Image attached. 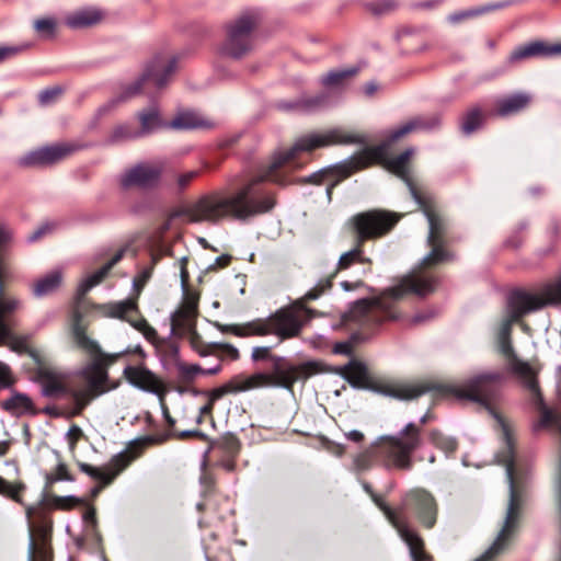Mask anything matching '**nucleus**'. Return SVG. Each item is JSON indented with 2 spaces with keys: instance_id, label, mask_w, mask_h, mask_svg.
Returning <instances> with one entry per match:
<instances>
[{
  "instance_id": "obj_1",
  "label": "nucleus",
  "mask_w": 561,
  "mask_h": 561,
  "mask_svg": "<svg viewBox=\"0 0 561 561\" xmlns=\"http://www.w3.org/2000/svg\"><path fill=\"white\" fill-rule=\"evenodd\" d=\"M360 136L350 134L343 128H332L310 133L299 137L287 150L275 153L264 175L255 176L231 191L214 190L202 194L196 199L174 209L170 219L183 218L187 224L218 225L226 219L247 220L270 211L275 201L271 193L260 186L264 180L283 184L274 172L302 152L333 145L363 142Z\"/></svg>"
},
{
  "instance_id": "obj_2",
  "label": "nucleus",
  "mask_w": 561,
  "mask_h": 561,
  "mask_svg": "<svg viewBox=\"0 0 561 561\" xmlns=\"http://www.w3.org/2000/svg\"><path fill=\"white\" fill-rule=\"evenodd\" d=\"M71 335L76 345L91 357L90 363L73 378H68L64 373L50 367H39L36 371V382L41 386L43 397L68 400L71 415H79L95 398L118 386L117 382L110 383L107 366L115 362L119 354H104L101 351L96 341L87 335L79 312L73 316Z\"/></svg>"
},
{
  "instance_id": "obj_3",
  "label": "nucleus",
  "mask_w": 561,
  "mask_h": 561,
  "mask_svg": "<svg viewBox=\"0 0 561 561\" xmlns=\"http://www.w3.org/2000/svg\"><path fill=\"white\" fill-rule=\"evenodd\" d=\"M391 142L392 141H390L389 138L387 142L375 147H367L358 153L340 162L334 168V170H324L313 173L309 176L308 180L313 183H324L327 185L325 193L330 199L332 190L339 181L332 179L333 173H335L339 178L344 179L351 175L353 172L367 168L373 163H382V165L388 171L394 173L404 182H407L413 198L420 204L425 217L427 218L430 228L427 243L432 247V251L423 257L421 265L423 267L437 265L449 260L450 257L449 253L444 249L447 224L440 216L435 214L434 210H432L422 202L421 197L417 195L415 188L410 182L408 163L414 150L409 148L398 157L389 159L388 149Z\"/></svg>"
},
{
  "instance_id": "obj_4",
  "label": "nucleus",
  "mask_w": 561,
  "mask_h": 561,
  "mask_svg": "<svg viewBox=\"0 0 561 561\" xmlns=\"http://www.w3.org/2000/svg\"><path fill=\"white\" fill-rule=\"evenodd\" d=\"M435 278L422 271H414L398 283L385 289L378 297L356 301L351 309V317L363 323H380L383 320H394L398 313L396 304L408 294L425 296L434 291Z\"/></svg>"
},
{
  "instance_id": "obj_5",
  "label": "nucleus",
  "mask_w": 561,
  "mask_h": 561,
  "mask_svg": "<svg viewBox=\"0 0 561 561\" xmlns=\"http://www.w3.org/2000/svg\"><path fill=\"white\" fill-rule=\"evenodd\" d=\"M280 358L276 359L275 374L255 373L250 376L237 375L222 386L213 389L208 394V400L215 403L226 394H238L260 388H284L291 390L295 382L306 381L314 373L313 364H306L300 367H283Z\"/></svg>"
},
{
  "instance_id": "obj_6",
  "label": "nucleus",
  "mask_w": 561,
  "mask_h": 561,
  "mask_svg": "<svg viewBox=\"0 0 561 561\" xmlns=\"http://www.w3.org/2000/svg\"><path fill=\"white\" fill-rule=\"evenodd\" d=\"M176 58L174 56H159L156 57L146 68L144 73L135 82L128 84L123 92L101 105L95 116L101 118L111 114L121 103L127 101L139 94L142 91H148L152 88L162 89L168 83L175 71Z\"/></svg>"
},
{
  "instance_id": "obj_7",
  "label": "nucleus",
  "mask_w": 561,
  "mask_h": 561,
  "mask_svg": "<svg viewBox=\"0 0 561 561\" xmlns=\"http://www.w3.org/2000/svg\"><path fill=\"white\" fill-rule=\"evenodd\" d=\"M421 444V428L410 422L397 435L380 436L374 445L388 461V466L410 470L412 468L411 456Z\"/></svg>"
},
{
  "instance_id": "obj_8",
  "label": "nucleus",
  "mask_w": 561,
  "mask_h": 561,
  "mask_svg": "<svg viewBox=\"0 0 561 561\" xmlns=\"http://www.w3.org/2000/svg\"><path fill=\"white\" fill-rule=\"evenodd\" d=\"M504 381V375L497 370H485L460 381L439 385L436 389L443 396H453L460 400L486 403L494 399Z\"/></svg>"
},
{
  "instance_id": "obj_9",
  "label": "nucleus",
  "mask_w": 561,
  "mask_h": 561,
  "mask_svg": "<svg viewBox=\"0 0 561 561\" xmlns=\"http://www.w3.org/2000/svg\"><path fill=\"white\" fill-rule=\"evenodd\" d=\"M257 22L255 11L247 10L229 21L226 26V39L219 47L221 56L240 59L252 48L251 36Z\"/></svg>"
},
{
  "instance_id": "obj_10",
  "label": "nucleus",
  "mask_w": 561,
  "mask_h": 561,
  "mask_svg": "<svg viewBox=\"0 0 561 561\" xmlns=\"http://www.w3.org/2000/svg\"><path fill=\"white\" fill-rule=\"evenodd\" d=\"M198 312L197 298L186 295L180 307L171 314V333L176 336H185L199 356H208L209 351L202 348L204 343L196 331V319Z\"/></svg>"
},
{
  "instance_id": "obj_11",
  "label": "nucleus",
  "mask_w": 561,
  "mask_h": 561,
  "mask_svg": "<svg viewBox=\"0 0 561 561\" xmlns=\"http://www.w3.org/2000/svg\"><path fill=\"white\" fill-rule=\"evenodd\" d=\"M313 314L311 309L297 302L289 307L282 308L271 314V321L274 335L280 340H287L297 336L308 319Z\"/></svg>"
},
{
  "instance_id": "obj_12",
  "label": "nucleus",
  "mask_w": 561,
  "mask_h": 561,
  "mask_svg": "<svg viewBox=\"0 0 561 561\" xmlns=\"http://www.w3.org/2000/svg\"><path fill=\"white\" fill-rule=\"evenodd\" d=\"M400 219V215L387 210H369L354 217L360 240L378 238L387 233Z\"/></svg>"
},
{
  "instance_id": "obj_13",
  "label": "nucleus",
  "mask_w": 561,
  "mask_h": 561,
  "mask_svg": "<svg viewBox=\"0 0 561 561\" xmlns=\"http://www.w3.org/2000/svg\"><path fill=\"white\" fill-rule=\"evenodd\" d=\"M78 147L72 144H58L30 151L20 158L24 167H45L57 163L73 153Z\"/></svg>"
},
{
  "instance_id": "obj_14",
  "label": "nucleus",
  "mask_w": 561,
  "mask_h": 561,
  "mask_svg": "<svg viewBox=\"0 0 561 561\" xmlns=\"http://www.w3.org/2000/svg\"><path fill=\"white\" fill-rule=\"evenodd\" d=\"M126 380L142 391L162 396L165 391L162 380L145 366L128 365L124 368Z\"/></svg>"
},
{
  "instance_id": "obj_15",
  "label": "nucleus",
  "mask_w": 561,
  "mask_h": 561,
  "mask_svg": "<svg viewBox=\"0 0 561 561\" xmlns=\"http://www.w3.org/2000/svg\"><path fill=\"white\" fill-rule=\"evenodd\" d=\"M133 459V456L125 451L115 455L111 459L107 470L93 467L84 462L79 463V468L85 474L98 481H101L103 485H106L110 484L115 479V477L118 476L127 466H129Z\"/></svg>"
},
{
  "instance_id": "obj_16",
  "label": "nucleus",
  "mask_w": 561,
  "mask_h": 561,
  "mask_svg": "<svg viewBox=\"0 0 561 561\" xmlns=\"http://www.w3.org/2000/svg\"><path fill=\"white\" fill-rule=\"evenodd\" d=\"M161 169L149 163H140L128 169L121 176V184L128 188L133 186L148 187L156 184L160 178Z\"/></svg>"
},
{
  "instance_id": "obj_17",
  "label": "nucleus",
  "mask_w": 561,
  "mask_h": 561,
  "mask_svg": "<svg viewBox=\"0 0 561 561\" xmlns=\"http://www.w3.org/2000/svg\"><path fill=\"white\" fill-rule=\"evenodd\" d=\"M432 388L421 382L393 381L379 385L376 391L382 396L397 400H413Z\"/></svg>"
},
{
  "instance_id": "obj_18",
  "label": "nucleus",
  "mask_w": 561,
  "mask_h": 561,
  "mask_svg": "<svg viewBox=\"0 0 561 561\" xmlns=\"http://www.w3.org/2000/svg\"><path fill=\"white\" fill-rule=\"evenodd\" d=\"M408 496L412 501L422 524L427 528L433 527L437 513L433 495L425 490H414Z\"/></svg>"
},
{
  "instance_id": "obj_19",
  "label": "nucleus",
  "mask_w": 561,
  "mask_h": 561,
  "mask_svg": "<svg viewBox=\"0 0 561 561\" xmlns=\"http://www.w3.org/2000/svg\"><path fill=\"white\" fill-rule=\"evenodd\" d=\"M104 13L94 7L81 8L65 16V24L72 30H81L99 24Z\"/></svg>"
},
{
  "instance_id": "obj_20",
  "label": "nucleus",
  "mask_w": 561,
  "mask_h": 561,
  "mask_svg": "<svg viewBox=\"0 0 561 561\" xmlns=\"http://www.w3.org/2000/svg\"><path fill=\"white\" fill-rule=\"evenodd\" d=\"M442 118L438 114L415 117L393 129L390 134V141H396L413 130H434L440 126Z\"/></svg>"
},
{
  "instance_id": "obj_21",
  "label": "nucleus",
  "mask_w": 561,
  "mask_h": 561,
  "mask_svg": "<svg viewBox=\"0 0 561 561\" xmlns=\"http://www.w3.org/2000/svg\"><path fill=\"white\" fill-rule=\"evenodd\" d=\"M103 308L105 310L106 316L128 321L130 325L138 330L140 333H142L145 328L149 325L147 320L144 318L138 320H133L128 318L129 313L137 311V305L133 299H125L122 301L108 304L105 305Z\"/></svg>"
},
{
  "instance_id": "obj_22",
  "label": "nucleus",
  "mask_w": 561,
  "mask_h": 561,
  "mask_svg": "<svg viewBox=\"0 0 561 561\" xmlns=\"http://www.w3.org/2000/svg\"><path fill=\"white\" fill-rule=\"evenodd\" d=\"M103 308L105 310L106 316L128 321L130 325L138 330L140 333H142L145 328L149 325L147 320L144 318L138 320H133L128 318L129 313L137 311V305L133 299H125L122 301L108 304L105 305Z\"/></svg>"
},
{
  "instance_id": "obj_23",
  "label": "nucleus",
  "mask_w": 561,
  "mask_h": 561,
  "mask_svg": "<svg viewBox=\"0 0 561 561\" xmlns=\"http://www.w3.org/2000/svg\"><path fill=\"white\" fill-rule=\"evenodd\" d=\"M329 104L325 94L314 96H302L294 102L282 101L277 103L279 110L286 112L310 113L318 111Z\"/></svg>"
},
{
  "instance_id": "obj_24",
  "label": "nucleus",
  "mask_w": 561,
  "mask_h": 561,
  "mask_svg": "<svg viewBox=\"0 0 561 561\" xmlns=\"http://www.w3.org/2000/svg\"><path fill=\"white\" fill-rule=\"evenodd\" d=\"M1 408L13 416L38 413L33 400L23 392L13 391L10 398L1 402Z\"/></svg>"
},
{
  "instance_id": "obj_25",
  "label": "nucleus",
  "mask_w": 561,
  "mask_h": 561,
  "mask_svg": "<svg viewBox=\"0 0 561 561\" xmlns=\"http://www.w3.org/2000/svg\"><path fill=\"white\" fill-rule=\"evenodd\" d=\"M140 127L137 129L140 138L151 135L163 126H168L161 118L159 107L151 104L137 113Z\"/></svg>"
},
{
  "instance_id": "obj_26",
  "label": "nucleus",
  "mask_w": 561,
  "mask_h": 561,
  "mask_svg": "<svg viewBox=\"0 0 561 561\" xmlns=\"http://www.w3.org/2000/svg\"><path fill=\"white\" fill-rule=\"evenodd\" d=\"M554 55H561V44L547 46L541 42H534L515 49L510 56V61L514 62L534 56Z\"/></svg>"
},
{
  "instance_id": "obj_27",
  "label": "nucleus",
  "mask_w": 561,
  "mask_h": 561,
  "mask_svg": "<svg viewBox=\"0 0 561 561\" xmlns=\"http://www.w3.org/2000/svg\"><path fill=\"white\" fill-rule=\"evenodd\" d=\"M530 102V96L526 93H516L500 99L496 102V114L500 116H510L525 108Z\"/></svg>"
},
{
  "instance_id": "obj_28",
  "label": "nucleus",
  "mask_w": 561,
  "mask_h": 561,
  "mask_svg": "<svg viewBox=\"0 0 561 561\" xmlns=\"http://www.w3.org/2000/svg\"><path fill=\"white\" fill-rule=\"evenodd\" d=\"M123 252L116 253L110 262L103 265L101 268L95 271L94 273L85 276L78 286V295L83 296L90 289L99 285L103 278L108 274L111 268L122 259Z\"/></svg>"
},
{
  "instance_id": "obj_29",
  "label": "nucleus",
  "mask_w": 561,
  "mask_h": 561,
  "mask_svg": "<svg viewBox=\"0 0 561 561\" xmlns=\"http://www.w3.org/2000/svg\"><path fill=\"white\" fill-rule=\"evenodd\" d=\"M123 252L116 253L110 262L103 265L101 268L95 271L94 273L85 276L78 286V295L83 296L90 289L99 285L103 278L108 274L111 268L122 259Z\"/></svg>"
},
{
  "instance_id": "obj_30",
  "label": "nucleus",
  "mask_w": 561,
  "mask_h": 561,
  "mask_svg": "<svg viewBox=\"0 0 561 561\" xmlns=\"http://www.w3.org/2000/svg\"><path fill=\"white\" fill-rule=\"evenodd\" d=\"M211 126V123L194 112L179 113L170 123H168V127L172 129L209 128Z\"/></svg>"
},
{
  "instance_id": "obj_31",
  "label": "nucleus",
  "mask_w": 561,
  "mask_h": 561,
  "mask_svg": "<svg viewBox=\"0 0 561 561\" xmlns=\"http://www.w3.org/2000/svg\"><path fill=\"white\" fill-rule=\"evenodd\" d=\"M251 358H252L253 362L272 359L273 360V373H271L270 375H274L275 374V364H276V359L279 358V356L271 355V347L270 346H255V347H253L252 348ZM279 364L283 367H286V366H289V367H300V366H304L306 364H313L314 373H312L308 378H310V377H312V376H314V375H317V374H319L321 371L320 363L314 362V360H309V362H305V363H301V364H298V365H293V364L287 363L283 357H280Z\"/></svg>"
},
{
  "instance_id": "obj_32",
  "label": "nucleus",
  "mask_w": 561,
  "mask_h": 561,
  "mask_svg": "<svg viewBox=\"0 0 561 561\" xmlns=\"http://www.w3.org/2000/svg\"><path fill=\"white\" fill-rule=\"evenodd\" d=\"M341 375L355 388H364L368 379L366 366L357 360H351L344 365L341 368Z\"/></svg>"
},
{
  "instance_id": "obj_33",
  "label": "nucleus",
  "mask_w": 561,
  "mask_h": 561,
  "mask_svg": "<svg viewBox=\"0 0 561 561\" xmlns=\"http://www.w3.org/2000/svg\"><path fill=\"white\" fill-rule=\"evenodd\" d=\"M62 282V273L60 270H54L39 278L33 285V294L36 297H43L55 291Z\"/></svg>"
},
{
  "instance_id": "obj_34",
  "label": "nucleus",
  "mask_w": 561,
  "mask_h": 561,
  "mask_svg": "<svg viewBox=\"0 0 561 561\" xmlns=\"http://www.w3.org/2000/svg\"><path fill=\"white\" fill-rule=\"evenodd\" d=\"M401 538L408 545L413 561H427L428 558L423 551V541L413 529H401Z\"/></svg>"
},
{
  "instance_id": "obj_35",
  "label": "nucleus",
  "mask_w": 561,
  "mask_h": 561,
  "mask_svg": "<svg viewBox=\"0 0 561 561\" xmlns=\"http://www.w3.org/2000/svg\"><path fill=\"white\" fill-rule=\"evenodd\" d=\"M356 73V67L335 69L325 75L321 82L328 89H337L346 84L347 80Z\"/></svg>"
},
{
  "instance_id": "obj_36",
  "label": "nucleus",
  "mask_w": 561,
  "mask_h": 561,
  "mask_svg": "<svg viewBox=\"0 0 561 561\" xmlns=\"http://www.w3.org/2000/svg\"><path fill=\"white\" fill-rule=\"evenodd\" d=\"M170 353L174 357V364L178 369L179 376L185 380L191 381L197 375L204 373V369L198 364H186L179 358V348L175 345L170 346Z\"/></svg>"
},
{
  "instance_id": "obj_37",
  "label": "nucleus",
  "mask_w": 561,
  "mask_h": 561,
  "mask_svg": "<svg viewBox=\"0 0 561 561\" xmlns=\"http://www.w3.org/2000/svg\"><path fill=\"white\" fill-rule=\"evenodd\" d=\"M364 489L367 493L371 495V499L375 502V504L385 513L388 520L396 527L399 535L401 536V529L409 527L400 520L397 514L389 506H387L378 495L373 493V490L369 484L364 483Z\"/></svg>"
},
{
  "instance_id": "obj_38",
  "label": "nucleus",
  "mask_w": 561,
  "mask_h": 561,
  "mask_svg": "<svg viewBox=\"0 0 561 561\" xmlns=\"http://www.w3.org/2000/svg\"><path fill=\"white\" fill-rule=\"evenodd\" d=\"M138 138H140V136L137 129L133 128L128 124H122L113 128L107 138V141L110 144H118Z\"/></svg>"
},
{
  "instance_id": "obj_39",
  "label": "nucleus",
  "mask_w": 561,
  "mask_h": 561,
  "mask_svg": "<svg viewBox=\"0 0 561 561\" xmlns=\"http://www.w3.org/2000/svg\"><path fill=\"white\" fill-rule=\"evenodd\" d=\"M242 329L245 330V336H249V335H259V336L274 335L271 316L265 319L250 322L247 325L242 327Z\"/></svg>"
},
{
  "instance_id": "obj_40",
  "label": "nucleus",
  "mask_w": 561,
  "mask_h": 561,
  "mask_svg": "<svg viewBox=\"0 0 561 561\" xmlns=\"http://www.w3.org/2000/svg\"><path fill=\"white\" fill-rule=\"evenodd\" d=\"M368 262L369 260L364 256L362 249L357 245L340 256L337 268L346 270L356 263L365 264Z\"/></svg>"
},
{
  "instance_id": "obj_41",
  "label": "nucleus",
  "mask_w": 561,
  "mask_h": 561,
  "mask_svg": "<svg viewBox=\"0 0 561 561\" xmlns=\"http://www.w3.org/2000/svg\"><path fill=\"white\" fill-rule=\"evenodd\" d=\"M202 348H205L209 351L208 355L215 354L216 351H221L224 355L229 357L232 360H237L239 358V351L237 347H234L231 344L228 343H219V342H213V343H203Z\"/></svg>"
},
{
  "instance_id": "obj_42",
  "label": "nucleus",
  "mask_w": 561,
  "mask_h": 561,
  "mask_svg": "<svg viewBox=\"0 0 561 561\" xmlns=\"http://www.w3.org/2000/svg\"><path fill=\"white\" fill-rule=\"evenodd\" d=\"M430 439L437 448L442 449L446 454L455 451L457 447V443L453 437L445 436L437 431L431 432Z\"/></svg>"
},
{
  "instance_id": "obj_43",
  "label": "nucleus",
  "mask_w": 561,
  "mask_h": 561,
  "mask_svg": "<svg viewBox=\"0 0 561 561\" xmlns=\"http://www.w3.org/2000/svg\"><path fill=\"white\" fill-rule=\"evenodd\" d=\"M482 124V115L479 110L474 108L468 112L465 116L461 130L465 135H470L476 131Z\"/></svg>"
},
{
  "instance_id": "obj_44",
  "label": "nucleus",
  "mask_w": 561,
  "mask_h": 561,
  "mask_svg": "<svg viewBox=\"0 0 561 561\" xmlns=\"http://www.w3.org/2000/svg\"><path fill=\"white\" fill-rule=\"evenodd\" d=\"M56 20L54 18H43L34 22L35 31L45 38H51L56 32Z\"/></svg>"
},
{
  "instance_id": "obj_45",
  "label": "nucleus",
  "mask_w": 561,
  "mask_h": 561,
  "mask_svg": "<svg viewBox=\"0 0 561 561\" xmlns=\"http://www.w3.org/2000/svg\"><path fill=\"white\" fill-rule=\"evenodd\" d=\"M49 501H50V504L55 508H59V510H69L82 502L81 499H79L75 495H66V496L51 495L49 497Z\"/></svg>"
},
{
  "instance_id": "obj_46",
  "label": "nucleus",
  "mask_w": 561,
  "mask_h": 561,
  "mask_svg": "<svg viewBox=\"0 0 561 561\" xmlns=\"http://www.w3.org/2000/svg\"><path fill=\"white\" fill-rule=\"evenodd\" d=\"M501 7H502L501 4H494V5H491V7H483V8L476 9V10L462 11V12L450 14L447 19H448V21L450 23H458V22H460V21H462L465 19L471 18V16H476V15L485 13V12L492 10V9H497V8H501Z\"/></svg>"
},
{
  "instance_id": "obj_47",
  "label": "nucleus",
  "mask_w": 561,
  "mask_h": 561,
  "mask_svg": "<svg viewBox=\"0 0 561 561\" xmlns=\"http://www.w3.org/2000/svg\"><path fill=\"white\" fill-rule=\"evenodd\" d=\"M201 174L199 170L180 173L175 176V186L179 192L185 191L188 185Z\"/></svg>"
},
{
  "instance_id": "obj_48",
  "label": "nucleus",
  "mask_w": 561,
  "mask_h": 561,
  "mask_svg": "<svg viewBox=\"0 0 561 561\" xmlns=\"http://www.w3.org/2000/svg\"><path fill=\"white\" fill-rule=\"evenodd\" d=\"M30 44L0 45V64L26 50Z\"/></svg>"
},
{
  "instance_id": "obj_49",
  "label": "nucleus",
  "mask_w": 561,
  "mask_h": 561,
  "mask_svg": "<svg viewBox=\"0 0 561 561\" xmlns=\"http://www.w3.org/2000/svg\"><path fill=\"white\" fill-rule=\"evenodd\" d=\"M58 481H73V477L68 472L65 463H58L56 469L47 476L48 484H53Z\"/></svg>"
},
{
  "instance_id": "obj_50",
  "label": "nucleus",
  "mask_w": 561,
  "mask_h": 561,
  "mask_svg": "<svg viewBox=\"0 0 561 561\" xmlns=\"http://www.w3.org/2000/svg\"><path fill=\"white\" fill-rule=\"evenodd\" d=\"M23 489V485H14L5 481L0 477V494L10 496L13 501L22 503L19 492Z\"/></svg>"
},
{
  "instance_id": "obj_51",
  "label": "nucleus",
  "mask_w": 561,
  "mask_h": 561,
  "mask_svg": "<svg viewBox=\"0 0 561 561\" xmlns=\"http://www.w3.org/2000/svg\"><path fill=\"white\" fill-rule=\"evenodd\" d=\"M14 383V378L10 366L0 360V388H10Z\"/></svg>"
},
{
  "instance_id": "obj_52",
  "label": "nucleus",
  "mask_w": 561,
  "mask_h": 561,
  "mask_svg": "<svg viewBox=\"0 0 561 561\" xmlns=\"http://www.w3.org/2000/svg\"><path fill=\"white\" fill-rule=\"evenodd\" d=\"M61 94V89L58 87L46 89L38 94V101L42 105H47L54 102Z\"/></svg>"
},
{
  "instance_id": "obj_53",
  "label": "nucleus",
  "mask_w": 561,
  "mask_h": 561,
  "mask_svg": "<svg viewBox=\"0 0 561 561\" xmlns=\"http://www.w3.org/2000/svg\"><path fill=\"white\" fill-rule=\"evenodd\" d=\"M21 302L16 298H4L0 300V314L3 318L5 314L15 311Z\"/></svg>"
},
{
  "instance_id": "obj_54",
  "label": "nucleus",
  "mask_w": 561,
  "mask_h": 561,
  "mask_svg": "<svg viewBox=\"0 0 561 561\" xmlns=\"http://www.w3.org/2000/svg\"><path fill=\"white\" fill-rule=\"evenodd\" d=\"M331 287V280L327 279L324 282H320L313 289L309 290L305 295L306 300H313L320 297V295L328 288Z\"/></svg>"
},
{
  "instance_id": "obj_55",
  "label": "nucleus",
  "mask_w": 561,
  "mask_h": 561,
  "mask_svg": "<svg viewBox=\"0 0 561 561\" xmlns=\"http://www.w3.org/2000/svg\"><path fill=\"white\" fill-rule=\"evenodd\" d=\"M215 327L222 333L229 332L236 336H245V330L237 324H221L219 322H216Z\"/></svg>"
},
{
  "instance_id": "obj_56",
  "label": "nucleus",
  "mask_w": 561,
  "mask_h": 561,
  "mask_svg": "<svg viewBox=\"0 0 561 561\" xmlns=\"http://www.w3.org/2000/svg\"><path fill=\"white\" fill-rule=\"evenodd\" d=\"M186 264H187V257L186 256H182L178 261V265H179V268H180L181 286H182V288L184 290H186L187 285H188V280H190V274H188Z\"/></svg>"
},
{
  "instance_id": "obj_57",
  "label": "nucleus",
  "mask_w": 561,
  "mask_h": 561,
  "mask_svg": "<svg viewBox=\"0 0 561 561\" xmlns=\"http://www.w3.org/2000/svg\"><path fill=\"white\" fill-rule=\"evenodd\" d=\"M355 467L358 470H366L370 467L371 463V454L366 451L358 455L354 460Z\"/></svg>"
},
{
  "instance_id": "obj_58",
  "label": "nucleus",
  "mask_w": 561,
  "mask_h": 561,
  "mask_svg": "<svg viewBox=\"0 0 561 561\" xmlns=\"http://www.w3.org/2000/svg\"><path fill=\"white\" fill-rule=\"evenodd\" d=\"M82 435V431L79 426L77 425H72L68 432H67V437H68V440H69V444H70V447L73 448L76 443L78 442V439L81 437Z\"/></svg>"
},
{
  "instance_id": "obj_59",
  "label": "nucleus",
  "mask_w": 561,
  "mask_h": 561,
  "mask_svg": "<svg viewBox=\"0 0 561 561\" xmlns=\"http://www.w3.org/2000/svg\"><path fill=\"white\" fill-rule=\"evenodd\" d=\"M333 351L336 354L348 355L352 353V345L350 342H340L334 345Z\"/></svg>"
},
{
  "instance_id": "obj_60",
  "label": "nucleus",
  "mask_w": 561,
  "mask_h": 561,
  "mask_svg": "<svg viewBox=\"0 0 561 561\" xmlns=\"http://www.w3.org/2000/svg\"><path fill=\"white\" fill-rule=\"evenodd\" d=\"M142 335L145 336L146 340H148L151 343H154L158 337L156 329L150 324L145 328V330L142 331Z\"/></svg>"
},
{
  "instance_id": "obj_61",
  "label": "nucleus",
  "mask_w": 561,
  "mask_h": 561,
  "mask_svg": "<svg viewBox=\"0 0 561 561\" xmlns=\"http://www.w3.org/2000/svg\"><path fill=\"white\" fill-rule=\"evenodd\" d=\"M345 437L348 440L359 443L364 438V434L357 430H352V431L345 433Z\"/></svg>"
},
{
  "instance_id": "obj_62",
  "label": "nucleus",
  "mask_w": 561,
  "mask_h": 561,
  "mask_svg": "<svg viewBox=\"0 0 561 561\" xmlns=\"http://www.w3.org/2000/svg\"><path fill=\"white\" fill-rule=\"evenodd\" d=\"M201 483L203 484V486L205 489H209L214 485V479L210 474L208 473H204L202 477H201Z\"/></svg>"
},
{
  "instance_id": "obj_63",
  "label": "nucleus",
  "mask_w": 561,
  "mask_h": 561,
  "mask_svg": "<svg viewBox=\"0 0 561 561\" xmlns=\"http://www.w3.org/2000/svg\"><path fill=\"white\" fill-rule=\"evenodd\" d=\"M46 230L47 228L46 227H41L38 228L36 231H34L30 237H28V241L33 242V241H36L38 238H41L43 234L46 233Z\"/></svg>"
},
{
  "instance_id": "obj_64",
  "label": "nucleus",
  "mask_w": 561,
  "mask_h": 561,
  "mask_svg": "<svg viewBox=\"0 0 561 561\" xmlns=\"http://www.w3.org/2000/svg\"><path fill=\"white\" fill-rule=\"evenodd\" d=\"M231 260V256L228 255V254H224V255H220L216 259V264L219 266V267H224V266H227L229 264Z\"/></svg>"
}]
</instances>
